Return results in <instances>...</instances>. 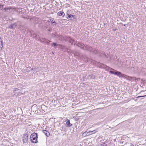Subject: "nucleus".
Segmentation results:
<instances>
[{
  "instance_id": "obj_1",
  "label": "nucleus",
  "mask_w": 146,
  "mask_h": 146,
  "mask_svg": "<svg viewBox=\"0 0 146 146\" xmlns=\"http://www.w3.org/2000/svg\"><path fill=\"white\" fill-rule=\"evenodd\" d=\"M104 67L106 69V70H112L114 71H110L109 72L110 74H113L119 77H123V78L126 79L127 80H131L132 79L131 77L128 76L124 74H122L121 72L118 71L117 70H115L114 69L110 68V67L107 66L106 65L103 64Z\"/></svg>"
},
{
  "instance_id": "obj_2",
  "label": "nucleus",
  "mask_w": 146,
  "mask_h": 146,
  "mask_svg": "<svg viewBox=\"0 0 146 146\" xmlns=\"http://www.w3.org/2000/svg\"><path fill=\"white\" fill-rule=\"evenodd\" d=\"M38 138L37 134L34 132L32 133L30 136V140L32 143H35L38 142L37 139Z\"/></svg>"
},
{
  "instance_id": "obj_3",
  "label": "nucleus",
  "mask_w": 146,
  "mask_h": 146,
  "mask_svg": "<svg viewBox=\"0 0 146 146\" xmlns=\"http://www.w3.org/2000/svg\"><path fill=\"white\" fill-rule=\"evenodd\" d=\"M97 132V131L96 130H94L91 131H90L88 132L86 131L83 133V135H84L85 136L86 135V136H87L88 135H91L92 134H94Z\"/></svg>"
},
{
  "instance_id": "obj_4",
  "label": "nucleus",
  "mask_w": 146,
  "mask_h": 146,
  "mask_svg": "<svg viewBox=\"0 0 146 146\" xmlns=\"http://www.w3.org/2000/svg\"><path fill=\"white\" fill-rule=\"evenodd\" d=\"M17 23H14L13 24H11L10 25L8 28L10 29H14L17 26Z\"/></svg>"
},
{
  "instance_id": "obj_5",
  "label": "nucleus",
  "mask_w": 146,
  "mask_h": 146,
  "mask_svg": "<svg viewBox=\"0 0 146 146\" xmlns=\"http://www.w3.org/2000/svg\"><path fill=\"white\" fill-rule=\"evenodd\" d=\"M28 135L26 134L24 135L23 137V143H27L28 140Z\"/></svg>"
},
{
  "instance_id": "obj_6",
  "label": "nucleus",
  "mask_w": 146,
  "mask_h": 146,
  "mask_svg": "<svg viewBox=\"0 0 146 146\" xmlns=\"http://www.w3.org/2000/svg\"><path fill=\"white\" fill-rule=\"evenodd\" d=\"M20 90L18 88H16L13 90V92L15 95L17 96L19 95L20 94Z\"/></svg>"
},
{
  "instance_id": "obj_7",
  "label": "nucleus",
  "mask_w": 146,
  "mask_h": 146,
  "mask_svg": "<svg viewBox=\"0 0 146 146\" xmlns=\"http://www.w3.org/2000/svg\"><path fill=\"white\" fill-rule=\"evenodd\" d=\"M66 127H68L72 126V125L70 123V120L67 119L66 120Z\"/></svg>"
},
{
  "instance_id": "obj_8",
  "label": "nucleus",
  "mask_w": 146,
  "mask_h": 146,
  "mask_svg": "<svg viewBox=\"0 0 146 146\" xmlns=\"http://www.w3.org/2000/svg\"><path fill=\"white\" fill-rule=\"evenodd\" d=\"M77 45L78 47H80L81 49H82L84 44L81 42H78L77 44H75L74 45Z\"/></svg>"
},
{
  "instance_id": "obj_9",
  "label": "nucleus",
  "mask_w": 146,
  "mask_h": 146,
  "mask_svg": "<svg viewBox=\"0 0 146 146\" xmlns=\"http://www.w3.org/2000/svg\"><path fill=\"white\" fill-rule=\"evenodd\" d=\"M92 52L94 54H100V56H101V52L98 50H97L95 49V50H93Z\"/></svg>"
},
{
  "instance_id": "obj_10",
  "label": "nucleus",
  "mask_w": 146,
  "mask_h": 146,
  "mask_svg": "<svg viewBox=\"0 0 146 146\" xmlns=\"http://www.w3.org/2000/svg\"><path fill=\"white\" fill-rule=\"evenodd\" d=\"M57 15L59 16H64L65 14L63 11H60L57 13Z\"/></svg>"
},
{
  "instance_id": "obj_11",
  "label": "nucleus",
  "mask_w": 146,
  "mask_h": 146,
  "mask_svg": "<svg viewBox=\"0 0 146 146\" xmlns=\"http://www.w3.org/2000/svg\"><path fill=\"white\" fill-rule=\"evenodd\" d=\"M13 7H7L5 8H3V10L5 11H7L8 10H10L13 9Z\"/></svg>"
},
{
  "instance_id": "obj_12",
  "label": "nucleus",
  "mask_w": 146,
  "mask_h": 146,
  "mask_svg": "<svg viewBox=\"0 0 146 146\" xmlns=\"http://www.w3.org/2000/svg\"><path fill=\"white\" fill-rule=\"evenodd\" d=\"M68 17L70 18V19L71 20H74V15L72 14H68Z\"/></svg>"
},
{
  "instance_id": "obj_13",
  "label": "nucleus",
  "mask_w": 146,
  "mask_h": 146,
  "mask_svg": "<svg viewBox=\"0 0 146 146\" xmlns=\"http://www.w3.org/2000/svg\"><path fill=\"white\" fill-rule=\"evenodd\" d=\"M43 132L48 137L49 136L50 133L49 132L45 130H43Z\"/></svg>"
},
{
  "instance_id": "obj_14",
  "label": "nucleus",
  "mask_w": 146,
  "mask_h": 146,
  "mask_svg": "<svg viewBox=\"0 0 146 146\" xmlns=\"http://www.w3.org/2000/svg\"><path fill=\"white\" fill-rule=\"evenodd\" d=\"M52 36L53 37H54L56 38H58L59 37V36L56 33H55V34L52 33Z\"/></svg>"
},
{
  "instance_id": "obj_15",
  "label": "nucleus",
  "mask_w": 146,
  "mask_h": 146,
  "mask_svg": "<svg viewBox=\"0 0 146 146\" xmlns=\"http://www.w3.org/2000/svg\"><path fill=\"white\" fill-rule=\"evenodd\" d=\"M88 46H88L87 45H86L85 44L84 45V46H83V48L82 49L87 50L88 49Z\"/></svg>"
},
{
  "instance_id": "obj_16",
  "label": "nucleus",
  "mask_w": 146,
  "mask_h": 146,
  "mask_svg": "<svg viewBox=\"0 0 146 146\" xmlns=\"http://www.w3.org/2000/svg\"><path fill=\"white\" fill-rule=\"evenodd\" d=\"M93 50V49L92 47L91 46H89L88 49L87 50H88L90 52H92Z\"/></svg>"
},
{
  "instance_id": "obj_17",
  "label": "nucleus",
  "mask_w": 146,
  "mask_h": 146,
  "mask_svg": "<svg viewBox=\"0 0 146 146\" xmlns=\"http://www.w3.org/2000/svg\"><path fill=\"white\" fill-rule=\"evenodd\" d=\"M58 44L56 43L53 42L52 43V45L53 46V47L54 48H56V46H58Z\"/></svg>"
},
{
  "instance_id": "obj_18",
  "label": "nucleus",
  "mask_w": 146,
  "mask_h": 146,
  "mask_svg": "<svg viewBox=\"0 0 146 146\" xmlns=\"http://www.w3.org/2000/svg\"><path fill=\"white\" fill-rule=\"evenodd\" d=\"M4 6V5L0 4V10H2L3 9Z\"/></svg>"
},
{
  "instance_id": "obj_19",
  "label": "nucleus",
  "mask_w": 146,
  "mask_h": 146,
  "mask_svg": "<svg viewBox=\"0 0 146 146\" xmlns=\"http://www.w3.org/2000/svg\"><path fill=\"white\" fill-rule=\"evenodd\" d=\"M58 46H59L60 48H61V49H63L65 47V46H63L61 44H58Z\"/></svg>"
},
{
  "instance_id": "obj_20",
  "label": "nucleus",
  "mask_w": 146,
  "mask_h": 146,
  "mask_svg": "<svg viewBox=\"0 0 146 146\" xmlns=\"http://www.w3.org/2000/svg\"><path fill=\"white\" fill-rule=\"evenodd\" d=\"M1 42V46L2 47H3V41L1 40V41H0Z\"/></svg>"
},
{
  "instance_id": "obj_21",
  "label": "nucleus",
  "mask_w": 146,
  "mask_h": 146,
  "mask_svg": "<svg viewBox=\"0 0 146 146\" xmlns=\"http://www.w3.org/2000/svg\"><path fill=\"white\" fill-rule=\"evenodd\" d=\"M51 23H54L55 24V25H56V22L55 21H51Z\"/></svg>"
},
{
  "instance_id": "obj_22",
  "label": "nucleus",
  "mask_w": 146,
  "mask_h": 146,
  "mask_svg": "<svg viewBox=\"0 0 146 146\" xmlns=\"http://www.w3.org/2000/svg\"><path fill=\"white\" fill-rule=\"evenodd\" d=\"M59 40H62L63 37L62 36H59Z\"/></svg>"
},
{
  "instance_id": "obj_23",
  "label": "nucleus",
  "mask_w": 146,
  "mask_h": 146,
  "mask_svg": "<svg viewBox=\"0 0 146 146\" xmlns=\"http://www.w3.org/2000/svg\"><path fill=\"white\" fill-rule=\"evenodd\" d=\"M35 112H36V113L37 112L38 113H40V110H36Z\"/></svg>"
},
{
  "instance_id": "obj_24",
  "label": "nucleus",
  "mask_w": 146,
  "mask_h": 146,
  "mask_svg": "<svg viewBox=\"0 0 146 146\" xmlns=\"http://www.w3.org/2000/svg\"><path fill=\"white\" fill-rule=\"evenodd\" d=\"M90 78H91L92 79H94L95 78V77L94 76H90Z\"/></svg>"
},
{
  "instance_id": "obj_25",
  "label": "nucleus",
  "mask_w": 146,
  "mask_h": 146,
  "mask_svg": "<svg viewBox=\"0 0 146 146\" xmlns=\"http://www.w3.org/2000/svg\"><path fill=\"white\" fill-rule=\"evenodd\" d=\"M43 40H44V41H46V40H47L46 38H43Z\"/></svg>"
},
{
  "instance_id": "obj_26",
  "label": "nucleus",
  "mask_w": 146,
  "mask_h": 146,
  "mask_svg": "<svg viewBox=\"0 0 146 146\" xmlns=\"http://www.w3.org/2000/svg\"><path fill=\"white\" fill-rule=\"evenodd\" d=\"M48 40L45 41L46 42V43L47 44H49V42H48Z\"/></svg>"
},
{
  "instance_id": "obj_27",
  "label": "nucleus",
  "mask_w": 146,
  "mask_h": 146,
  "mask_svg": "<svg viewBox=\"0 0 146 146\" xmlns=\"http://www.w3.org/2000/svg\"><path fill=\"white\" fill-rule=\"evenodd\" d=\"M138 96V98H139V97H144V96Z\"/></svg>"
},
{
  "instance_id": "obj_28",
  "label": "nucleus",
  "mask_w": 146,
  "mask_h": 146,
  "mask_svg": "<svg viewBox=\"0 0 146 146\" xmlns=\"http://www.w3.org/2000/svg\"><path fill=\"white\" fill-rule=\"evenodd\" d=\"M118 62H119V63H121V60H119V61H118Z\"/></svg>"
},
{
  "instance_id": "obj_29",
  "label": "nucleus",
  "mask_w": 146,
  "mask_h": 146,
  "mask_svg": "<svg viewBox=\"0 0 146 146\" xmlns=\"http://www.w3.org/2000/svg\"><path fill=\"white\" fill-rule=\"evenodd\" d=\"M51 30H52V29H48V31H50V32L51 31Z\"/></svg>"
},
{
  "instance_id": "obj_30",
  "label": "nucleus",
  "mask_w": 146,
  "mask_h": 146,
  "mask_svg": "<svg viewBox=\"0 0 146 146\" xmlns=\"http://www.w3.org/2000/svg\"><path fill=\"white\" fill-rule=\"evenodd\" d=\"M42 106H44V105H42V106H41V107H40V108H41V109H42Z\"/></svg>"
},
{
  "instance_id": "obj_31",
  "label": "nucleus",
  "mask_w": 146,
  "mask_h": 146,
  "mask_svg": "<svg viewBox=\"0 0 146 146\" xmlns=\"http://www.w3.org/2000/svg\"><path fill=\"white\" fill-rule=\"evenodd\" d=\"M131 146H134V145L132 144H131Z\"/></svg>"
},
{
  "instance_id": "obj_32",
  "label": "nucleus",
  "mask_w": 146,
  "mask_h": 146,
  "mask_svg": "<svg viewBox=\"0 0 146 146\" xmlns=\"http://www.w3.org/2000/svg\"><path fill=\"white\" fill-rule=\"evenodd\" d=\"M126 24H123V26H126Z\"/></svg>"
},
{
  "instance_id": "obj_33",
  "label": "nucleus",
  "mask_w": 146,
  "mask_h": 146,
  "mask_svg": "<svg viewBox=\"0 0 146 146\" xmlns=\"http://www.w3.org/2000/svg\"><path fill=\"white\" fill-rule=\"evenodd\" d=\"M1 37H0V41H1Z\"/></svg>"
},
{
  "instance_id": "obj_34",
  "label": "nucleus",
  "mask_w": 146,
  "mask_h": 146,
  "mask_svg": "<svg viewBox=\"0 0 146 146\" xmlns=\"http://www.w3.org/2000/svg\"><path fill=\"white\" fill-rule=\"evenodd\" d=\"M42 38V40H43V38Z\"/></svg>"
},
{
  "instance_id": "obj_35",
  "label": "nucleus",
  "mask_w": 146,
  "mask_h": 146,
  "mask_svg": "<svg viewBox=\"0 0 146 146\" xmlns=\"http://www.w3.org/2000/svg\"><path fill=\"white\" fill-rule=\"evenodd\" d=\"M116 30V29H115L113 30L114 31H115Z\"/></svg>"
}]
</instances>
